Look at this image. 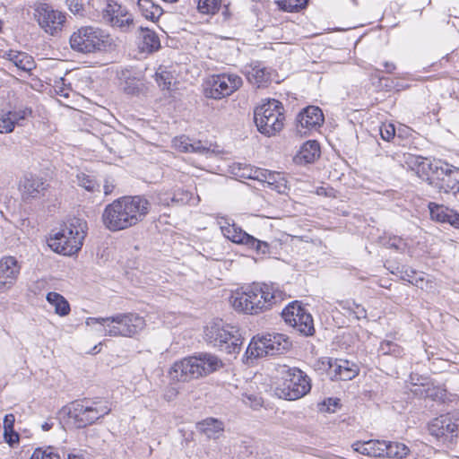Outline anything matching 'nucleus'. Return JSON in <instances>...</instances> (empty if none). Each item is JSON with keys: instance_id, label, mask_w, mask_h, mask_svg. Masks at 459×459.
Here are the masks:
<instances>
[{"instance_id": "obj_49", "label": "nucleus", "mask_w": 459, "mask_h": 459, "mask_svg": "<svg viewBox=\"0 0 459 459\" xmlns=\"http://www.w3.org/2000/svg\"><path fill=\"white\" fill-rule=\"evenodd\" d=\"M340 405V400L337 398H328L319 404V410L325 412H334Z\"/></svg>"}, {"instance_id": "obj_36", "label": "nucleus", "mask_w": 459, "mask_h": 459, "mask_svg": "<svg viewBox=\"0 0 459 459\" xmlns=\"http://www.w3.org/2000/svg\"><path fill=\"white\" fill-rule=\"evenodd\" d=\"M137 4L142 15L147 20L154 21L162 13V9L152 0H138Z\"/></svg>"}, {"instance_id": "obj_16", "label": "nucleus", "mask_w": 459, "mask_h": 459, "mask_svg": "<svg viewBox=\"0 0 459 459\" xmlns=\"http://www.w3.org/2000/svg\"><path fill=\"white\" fill-rule=\"evenodd\" d=\"M48 184L47 180L38 175L25 174L19 181L18 189L21 198L25 203L39 199L45 195Z\"/></svg>"}, {"instance_id": "obj_2", "label": "nucleus", "mask_w": 459, "mask_h": 459, "mask_svg": "<svg viewBox=\"0 0 459 459\" xmlns=\"http://www.w3.org/2000/svg\"><path fill=\"white\" fill-rule=\"evenodd\" d=\"M283 292L266 283H253L232 291L229 299L232 307L247 315H257L283 299Z\"/></svg>"}, {"instance_id": "obj_23", "label": "nucleus", "mask_w": 459, "mask_h": 459, "mask_svg": "<svg viewBox=\"0 0 459 459\" xmlns=\"http://www.w3.org/2000/svg\"><path fill=\"white\" fill-rule=\"evenodd\" d=\"M265 344L268 346L267 352L270 356L282 354L291 347L290 338L283 333H267L264 335Z\"/></svg>"}, {"instance_id": "obj_27", "label": "nucleus", "mask_w": 459, "mask_h": 459, "mask_svg": "<svg viewBox=\"0 0 459 459\" xmlns=\"http://www.w3.org/2000/svg\"><path fill=\"white\" fill-rule=\"evenodd\" d=\"M352 448L355 452L361 455L373 457H384V450L386 448V445L385 440L358 441L352 445Z\"/></svg>"}, {"instance_id": "obj_45", "label": "nucleus", "mask_w": 459, "mask_h": 459, "mask_svg": "<svg viewBox=\"0 0 459 459\" xmlns=\"http://www.w3.org/2000/svg\"><path fill=\"white\" fill-rule=\"evenodd\" d=\"M79 185L90 192L100 191V185L90 176L79 177Z\"/></svg>"}, {"instance_id": "obj_31", "label": "nucleus", "mask_w": 459, "mask_h": 459, "mask_svg": "<svg viewBox=\"0 0 459 459\" xmlns=\"http://www.w3.org/2000/svg\"><path fill=\"white\" fill-rule=\"evenodd\" d=\"M246 74L248 81L257 85L258 87L264 85L270 80V73L261 64H251L246 67Z\"/></svg>"}, {"instance_id": "obj_26", "label": "nucleus", "mask_w": 459, "mask_h": 459, "mask_svg": "<svg viewBox=\"0 0 459 459\" xmlns=\"http://www.w3.org/2000/svg\"><path fill=\"white\" fill-rule=\"evenodd\" d=\"M224 423L215 418H206L196 424V429L199 433L208 438L217 439L224 432Z\"/></svg>"}, {"instance_id": "obj_4", "label": "nucleus", "mask_w": 459, "mask_h": 459, "mask_svg": "<svg viewBox=\"0 0 459 459\" xmlns=\"http://www.w3.org/2000/svg\"><path fill=\"white\" fill-rule=\"evenodd\" d=\"M223 366L222 361L211 353L184 358L173 363L169 375L177 382H188L207 376Z\"/></svg>"}, {"instance_id": "obj_28", "label": "nucleus", "mask_w": 459, "mask_h": 459, "mask_svg": "<svg viewBox=\"0 0 459 459\" xmlns=\"http://www.w3.org/2000/svg\"><path fill=\"white\" fill-rule=\"evenodd\" d=\"M158 36L150 29L141 27L138 35V47L142 52L152 53L160 48Z\"/></svg>"}, {"instance_id": "obj_21", "label": "nucleus", "mask_w": 459, "mask_h": 459, "mask_svg": "<svg viewBox=\"0 0 459 459\" xmlns=\"http://www.w3.org/2000/svg\"><path fill=\"white\" fill-rule=\"evenodd\" d=\"M20 273L17 260L13 256H5L0 260V292L8 289Z\"/></svg>"}, {"instance_id": "obj_6", "label": "nucleus", "mask_w": 459, "mask_h": 459, "mask_svg": "<svg viewBox=\"0 0 459 459\" xmlns=\"http://www.w3.org/2000/svg\"><path fill=\"white\" fill-rule=\"evenodd\" d=\"M88 230L87 222L79 218L68 221L51 240L50 247L65 255L76 254L82 247Z\"/></svg>"}, {"instance_id": "obj_37", "label": "nucleus", "mask_w": 459, "mask_h": 459, "mask_svg": "<svg viewBox=\"0 0 459 459\" xmlns=\"http://www.w3.org/2000/svg\"><path fill=\"white\" fill-rule=\"evenodd\" d=\"M386 448L384 450V457L403 459L406 457L409 453V447L400 442L385 441Z\"/></svg>"}, {"instance_id": "obj_62", "label": "nucleus", "mask_w": 459, "mask_h": 459, "mask_svg": "<svg viewBox=\"0 0 459 459\" xmlns=\"http://www.w3.org/2000/svg\"><path fill=\"white\" fill-rule=\"evenodd\" d=\"M67 459H85V458L79 455H68Z\"/></svg>"}, {"instance_id": "obj_25", "label": "nucleus", "mask_w": 459, "mask_h": 459, "mask_svg": "<svg viewBox=\"0 0 459 459\" xmlns=\"http://www.w3.org/2000/svg\"><path fill=\"white\" fill-rule=\"evenodd\" d=\"M173 146L176 150L182 152H196L204 154L210 152V147L207 143L191 139L185 135L174 138Z\"/></svg>"}, {"instance_id": "obj_8", "label": "nucleus", "mask_w": 459, "mask_h": 459, "mask_svg": "<svg viewBox=\"0 0 459 459\" xmlns=\"http://www.w3.org/2000/svg\"><path fill=\"white\" fill-rule=\"evenodd\" d=\"M112 44L113 40L108 34L91 26L82 27L70 37L71 48L82 53L104 51Z\"/></svg>"}, {"instance_id": "obj_1", "label": "nucleus", "mask_w": 459, "mask_h": 459, "mask_svg": "<svg viewBox=\"0 0 459 459\" xmlns=\"http://www.w3.org/2000/svg\"><path fill=\"white\" fill-rule=\"evenodd\" d=\"M151 208L142 196H124L108 204L101 216L103 225L110 231H119L142 221Z\"/></svg>"}, {"instance_id": "obj_39", "label": "nucleus", "mask_w": 459, "mask_h": 459, "mask_svg": "<svg viewBox=\"0 0 459 459\" xmlns=\"http://www.w3.org/2000/svg\"><path fill=\"white\" fill-rule=\"evenodd\" d=\"M231 173L241 178H252L255 179V169H252L246 163L236 162L230 166Z\"/></svg>"}, {"instance_id": "obj_40", "label": "nucleus", "mask_w": 459, "mask_h": 459, "mask_svg": "<svg viewBox=\"0 0 459 459\" xmlns=\"http://www.w3.org/2000/svg\"><path fill=\"white\" fill-rule=\"evenodd\" d=\"M143 83L140 79L135 77L126 78L125 82L121 83L122 90L128 95H136L143 89Z\"/></svg>"}, {"instance_id": "obj_46", "label": "nucleus", "mask_w": 459, "mask_h": 459, "mask_svg": "<svg viewBox=\"0 0 459 459\" xmlns=\"http://www.w3.org/2000/svg\"><path fill=\"white\" fill-rule=\"evenodd\" d=\"M380 350L384 354H393L399 356L402 353V349L394 342L391 341H385L380 344Z\"/></svg>"}, {"instance_id": "obj_57", "label": "nucleus", "mask_w": 459, "mask_h": 459, "mask_svg": "<svg viewBox=\"0 0 459 459\" xmlns=\"http://www.w3.org/2000/svg\"><path fill=\"white\" fill-rule=\"evenodd\" d=\"M114 188H115V186H114L113 182L106 180L105 184L103 186L104 195H108L112 194Z\"/></svg>"}, {"instance_id": "obj_48", "label": "nucleus", "mask_w": 459, "mask_h": 459, "mask_svg": "<svg viewBox=\"0 0 459 459\" xmlns=\"http://www.w3.org/2000/svg\"><path fill=\"white\" fill-rule=\"evenodd\" d=\"M380 135L383 140L389 142L395 135V128L394 126L391 123H383L380 127Z\"/></svg>"}, {"instance_id": "obj_53", "label": "nucleus", "mask_w": 459, "mask_h": 459, "mask_svg": "<svg viewBox=\"0 0 459 459\" xmlns=\"http://www.w3.org/2000/svg\"><path fill=\"white\" fill-rule=\"evenodd\" d=\"M15 421V417L13 414H6L4 419V430L5 432H12V429H13V425Z\"/></svg>"}, {"instance_id": "obj_59", "label": "nucleus", "mask_w": 459, "mask_h": 459, "mask_svg": "<svg viewBox=\"0 0 459 459\" xmlns=\"http://www.w3.org/2000/svg\"><path fill=\"white\" fill-rule=\"evenodd\" d=\"M412 273H416V272L413 270L405 271L404 275L403 276V279L410 282V280L414 278V277H412Z\"/></svg>"}, {"instance_id": "obj_18", "label": "nucleus", "mask_w": 459, "mask_h": 459, "mask_svg": "<svg viewBox=\"0 0 459 459\" xmlns=\"http://www.w3.org/2000/svg\"><path fill=\"white\" fill-rule=\"evenodd\" d=\"M324 123V115L318 107L309 106L300 111L297 117V132L300 136H307L316 131Z\"/></svg>"}, {"instance_id": "obj_34", "label": "nucleus", "mask_w": 459, "mask_h": 459, "mask_svg": "<svg viewBox=\"0 0 459 459\" xmlns=\"http://www.w3.org/2000/svg\"><path fill=\"white\" fill-rule=\"evenodd\" d=\"M46 299L56 315L65 316L70 313V305L61 294L51 291L47 294Z\"/></svg>"}, {"instance_id": "obj_29", "label": "nucleus", "mask_w": 459, "mask_h": 459, "mask_svg": "<svg viewBox=\"0 0 459 459\" xmlns=\"http://www.w3.org/2000/svg\"><path fill=\"white\" fill-rule=\"evenodd\" d=\"M320 156V147L316 141H307L294 157L298 164L314 162Z\"/></svg>"}, {"instance_id": "obj_10", "label": "nucleus", "mask_w": 459, "mask_h": 459, "mask_svg": "<svg viewBox=\"0 0 459 459\" xmlns=\"http://www.w3.org/2000/svg\"><path fill=\"white\" fill-rule=\"evenodd\" d=\"M429 185L437 193L453 194L459 200V168L441 160L432 165Z\"/></svg>"}, {"instance_id": "obj_24", "label": "nucleus", "mask_w": 459, "mask_h": 459, "mask_svg": "<svg viewBox=\"0 0 459 459\" xmlns=\"http://www.w3.org/2000/svg\"><path fill=\"white\" fill-rule=\"evenodd\" d=\"M429 208L432 220L442 223L446 222L459 229V214L457 212L433 203L429 204Z\"/></svg>"}, {"instance_id": "obj_13", "label": "nucleus", "mask_w": 459, "mask_h": 459, "mask_svg": "<svg viewBox=\"0 0 459 459\" xmlns=\"http://www.w3.org/2000/svg\"><path fill=\"white\" fill-rule=\"evenodd\" d=\"M110 411L108 402L105 401L76 403L73 414L80 426H86L108 414Z\"/></svg>"}, {"instance_id": "obj_63", "label": "nucleus", "mask_w": 459, "mask_h": 459, "mask_svg": "<svg viewBox=\"0 0 459 459\" xmlns=\"http://www.w3.org/2000/svg\"><path fill=\"white\" fill-rule=\"evenodd\" d=\"M162 202H166V204H169V202H167V200H162L160 199Z\"/></svg>"}, {"instance_id": "obj_30", "label": "nucleus", "mask_w": 459, "mask_h": 459, "mask_svg": "<svg viewBox=\"0 0 459 459\" xmlns=\"http://www.w3.org/2000/svg\"><path fill=\"white\" fill-rule=\"evenodd\" d=\"M3 56L22 72L28 73L35 68L33 58L24 52L9 50L4 52Z\"/></svg>"}, {"instance_id": "obj_20", "label": "nucleus", "mask_w": 459, "mask_h": 459, "mask_svg": "<svg viewBox=\"0 0 459 459\" xmlns=\"http://www.w3.org/2000/svg\"><path fill=\"white\" fill-rule=\"evenodd\" d=\"M322 363H326L329 369V375L335 379L351 380L359 373L356 364L345 359H333L331 358H323Z\"/></svg>"}, {"instance_id": "obj_41", "label": "nucleus", "mask_w": 459, "mask_h": 459, "mask_svg": "<svg viewBox=\"0 0 459 459\" xmlns=\"http://www.w3.org/2000/svg\"><path fill=\"white\" fill-rule=\"evenodd\" d=\"M240 399L243 403L255 410L263 404L262 397L258 394L248 390L241 394Z\"/></svg>"}, {"instance_id": "obj_9", "label": "nucleus", "mask_w": 459, "mask_h": 459, "mask_svg": "<svg viewBox=\"0 0 459 459\" xmlns=\"http://www.w3.org/2000/svg\"><path fill=\"white\" fill-rule=\"evenodd\" d=\"M282 382L275 388L280 398L294 401L306 395L311 389L307 376L297 368L282 367Z\"/></svg>"}, {"instance_id": "obj_47", "label": "nucleus", "mask_w": 459, "mask_h": 459, "mask_svg": "<svg viewBox=\"0 0 459 459\" xmlns=\"http://www.w3.org/2000/svg\"><path fill=\"white\" fill-rule=\"evenodd\" d=\"M30 459H61L60 456L54 453L51 448L42 450L36 449Z\"/></svg>"}, {"instance_id": "obj_22", "label": "nucleus", "mask_w": 459, "mask_h": 459, "mask_svg": "<svg viewBox=\"0 0 459 459\" xmlns=\"http://www.w3.org/2000/svg\"><path fill=\"white\" fill-rule=\"evenodd\" d=\"M255 179L267 184L272 190L280 194L284 193L288 188L287 181L280 172L255 169Z\"/></svg>"}, {"instance_id": "obj_35", "label": "nucleus", "mask_w": 459, "mask_h": 459, "mask_svg": "<svg viewBox=\"0 0 459 459\" xmlns=\"http://www.w3.org/2000/svg\"><path fill=\"white\" fill-rule=\"evenodd\" d=\"M413 279L410 283L429 292H434L437 290V282L433 277L423 273H412Z\"/></svg>"}, {"instance_id": "obj_61", "label": "nucleus", "mask_w": 459, "mask_h": 459, "mask_svg": "<svg viewBox=\"0 0 459 459\" xmlns=\"http://www.w3.org/2000/svg\"><path fill=\"white\" fill-rule=\"evenodd\" d=\"M384 65H385L386 72H388V73L393 72L395 68V65L393 63L386 62V63H385Z\"/></svg>"}, {"instance_id": "obj_38", "label": "nucleus", "mask_w": 459, "mask_h": 459, "mask_svg": "<svg viewBox=\"0 0 459 459\" xmlns=\"http://www.w3.org/2000/svg\"><path fill=\"white\" fill-rule=\"evenodd\" d=\"M155 80L161 90H170L175 83V78L171 72L161 66L155 74Z\"/></svg>"}, {"instance_id": "obj_56", "label": "nucleus", "mask_w": 459, "mask_h": 459, "mask_svg": "<svg viewBox=\"0 0 459 459\" xmlns=\"http://www.w3.org/2000/svg\"><path fill=\"white\" fill-rule=\"evenodd\" d=\"M56 91L57 94H59L60 96L65 97V98H69V96H70V89L69 88H65L63 86L56 85Z\"/></svg>"}, {"instance_id": "obj_19", "label": "nucleus", "mask_w": 459, "mask_h": 459, "mask_svg": "<svg viewBox=\"0 0 459 459\" xmlns=\"http://www.w3.org/2000/svg\"><path fill=\"white\" fill-rule=\"evenodd\" d=\"M102 19L106 23L123 31L129 30L134 22L126 8L115 2L107 4L102 12Z\"/></svg>"}, {"instance_id": "obj_32", "label": "nucleus", "mask_w": 459, "mask_h": 459, "mask_svg": "<svg viewBox=\"0 0 459 459\" xmlns=\"http://www.w3.org/2000/svg\"><path fill=\"white\" fill-rule=\"evenodd\" d=\"M267 348L268 346L265 344L264 335H256L253 337L246 351L247 359L249 360L262 358L264 356H270L269 352H267Z\"/></svg>"}, {"instance_id": "obj_55", "label": "nucleus", "mask_w": 459, "mask_h": 459, "mask_svg": "<svg viewBox=\"0 0 459 459\" xmlns=\"http://www.w3.org/2000/svg\"><path fill=\"white\" fill-rule=\"evenodd\" d=\"M178 394V391L176 388L170 387L166 390V392L164 394V398L167 401H171L177 397Z\"/></svg>"}, {"instance_id": "obj_15", "label": "nucleus", "mask_w": 459, "mask_h": 459, "mask_svg": "<svg viewBox=\"0 0 459 459\" xmlns=\"http://www.w3.org/2000/svg\"><path fill=\"white\" fill-rule=\"evenodd\" d=\"M35 17L42 30L52 36L61 31L65 15L48 4H40L35 9Z\"/></svg>"}, {"instance_id": "obj_51", "label": "nucleus", "mask_w": 459, "mask_h": 459, "mask_svg": "<svg viewBox=\"0 0 459 459\" xmlns=\"http://www.w3.org/2000/svg\"><path fill=\"white\" fill-rule=\"evenodd\" d=\"M387 247L394 248L396 250L404 251L406 248V243L399 237H391L386 242H384Z\"/></svg>"}, {"instance_id": "obj_54", "label": "nucleus", "mask_w": 459, "mask_h": 459, "mask_svg": "<svg viewBox=\"0 0 459 459\" xmlns=\"http://www.w3.org/2000/svg\"><path fill=\"white\" fill-rule=\"evenodd\" d=\"M4 437L5 441L11 446L19 441V435L13 429H12V432H7V434L4 430Z\"/></svg>"}, {"instance_id": "obj_5", "label": "nucleus", "mask_w": 459, "mask_h": 459, "mask_svg": "<svg viewBox=\"0 0 459 459\" xmlns=\"http://www.w3.org/2000/svg\"><path fill=\"white\" fill-rule=\"evenodd\" d=\"M204 338L208 344L228 354L238 353L242 344L239 329L221 319H214L205 325Z\"/></svg>"}, {"instance_id": "obj_43", "label": "nucleus", "mask_w": 459, "mask_h": 459, "mask_svg": "<svg viewBox=\"0 0 459 459\" xmlns=\"http://www.w3.org/2000/svg\"><path fill=\"white\" fill-rule=\"evenodd\" d=\"M221 0H198V10L205 14H213L220 9Z\"/></svg>"}, {"instance_id": "obj_52", "label": "nucleus", "mask_w": 459, "mask_h": 459, "mask_svg": "<svg viewBox=\"0 0 459 459\" xmlns=\"http://www.w3.org/2000/svg\"><path fill=\"white\" fill-rule=\"evenodd\" d=\"M426 161V159L420 156H415L412 154H408L405 157V162L406 164L411 169H414V167H419L420 165H423Z\"/></svg>"}, {"instance_id": "obj_12", "label": "nucleus", "mask_w": 459, "mask_h": 459, "mask_svg": "<svg viewBox=\"0 0 459 459\" xmlns=\"http://www.w3.org/2000/svg\"><path fill=\"white\" fill-rule=\"evenodd\" d=\"M242 85V79L235 74L212 75L207 82L205 95L208 98L220 100L230 96Z\"/></svg>"}, {"instance_id": "obj_17", "label": "nucleus", "mask_w": 459, "mask_h": 459, "mask_svg": "<svg viewBox=\"0 0 459 459\" xmlns=\"http://www.w3.org/2000/svg\"><path fill=\"white\" fill-rule=\"evenodd\" d=\"M221 230L223 236L234 243L246 245L262 254H265L269 249V245L266 242L247 234L236 224L227 222L221 226Z\"/></svg>"}, {"instance_id": "obj_50", "label": "nucleus", "mask_w": 459, "mask_h": 459, "mask_svg": "<svg viewBox=\"0 0 459 459\" xmlns=\"http://www.w3.org/2000/svg\"><path fill=\"white\" fill-rule=\"evenodd\" d=\"M191 199L192 195L188 191L178 190L174 194L173 197L171 198V202L178 204H188Z\"/></svg>"}, {"instance_id": "obj_58", "label": "nucleus", "mask_w": 459, "mask_h": 459, "mask_svg": "<svg viewBox=\"0 0 459 459\" xmlns=\"http://www.w3.org/2000/svg\"><path fill=\"white\" fill-rule=\"evenodd\" d=\"M356 309H357V310H356L354 313H355L356 317H357L358 319H359V318H365V317L367 316V312H366V310H365L363 307H360V306H359V305H356Z\"/></svg>"}, {"instance_id": "obj_3", "label": "nucleus", "mask_w": 459, "mask_h": 459, "mask_svg": "<svg viewBox=\"0 0 459 459\" xmlns=\"http://www.w3.org/2000/svg\"><path fill=\"white\" fill-rule=\"evenodd\" d=\"M87 326H95V331L110 337L132 338L143 331L146 325L143 316L136 313H117L108 317H88Z\"/></svg>"}, {"instance_id": "obj_7", "label": "nucleus", "mask_w": 459, "mask_h": 459, "mask_svg": "<svg viewBox=\"0 0 459 459\" xmlns=\"http://www.w3.org/2000/svg\"><path fill=\"white\" fill-rule=\"evenodd\" d=\"M282 104L274 100H264L254 110V119L257 130L265 136H273L280 133L285 121Z\"/></svg>"}, {"instance_id": "obj_11", "label": "nucleus", "mask_w": 459, "mask_h": 459, "mask_svg": "<svg viewBox=\"0 0 459 459\" xmlns=\"http://www.w3.org/2000/svg\"><path fill=\"white\" fill-rule=\"evenodd\" d=\"M429 432L439 442L451 447L458 437L459 418L451 414L441 415L429 424Z\"/></svg>"}, {"instance_id": "obj_42", "label": "nucleus", "mask_w": 459, "mask_h": 459, "mask_svg": "<svg viewBox=\"0 0 459 459\" xmlns=\"http://www.w3.org/2000/svg\"><path fill=\"white\" fill-rule=\"evenodd\" d=\"M307 0H277L281 9L286 12H298L307 5Z\"/></svg>"}, {"instance_id": "obj_14", "label": "nucleus", "mask_w": 459, "mask_h": 459, "mask_svg": "<svg viewBox=\"0 0 459 459\" xmlns=\"http://www.w3.org/2000/svg\"><path fill=\"white\" fill-rule=\"evenodd\" d=\"M284 321L297 329L300 333L308 336L315 332L313 319L298 302H293L286 307L282 313Z\"/></svg>"}, {"instance_id": "obj_44", "label": "nucleus", "mask_w": 459, "mask_h": 459, "mask_svg": "<svg viewBox=\"0 0 459 459\" xmlns=\"http://www.w3.org/2000/svg\"><path fill=\"white\" fill-rule=\"evenodd\" d=\"M5 108L0 109V134H10L14 130L13 122L10 120Z\"/></svg>"}, {"instance_id": "obj_60", "label": "nucleus", "mask_w": 459, "mask_h": 459, "mask_svg": "<svg viewBox=\"0 0 459 459\" xmlns=\"http://www.w3.org/2000/svg\"><path fill=\"white\" fill-rule=\"evenodd\" d=\"M53 427V422L52 421H46L44 422L42 425H41V429L42 430L44 431H48L49 429H51Z\"/></svg>"}, {"instance_id": "obj_33", "label": "nucleus", "mask_w": 459, "mask_h": 459, "mask_svg": "<svg viewBox=\"0 0 459 459\" xmlns=\"http://www.w3.org/2000/svg\"><path fill=\"white\" fill-rule=\"evenodd\" d=\"M5 113H8V117H10V120L13 122V127L15 128V126H23L26 122L32 117L33 112L31 108L25 105H19L10 109L5 108Z\"/></svg>"}]
</instances>
